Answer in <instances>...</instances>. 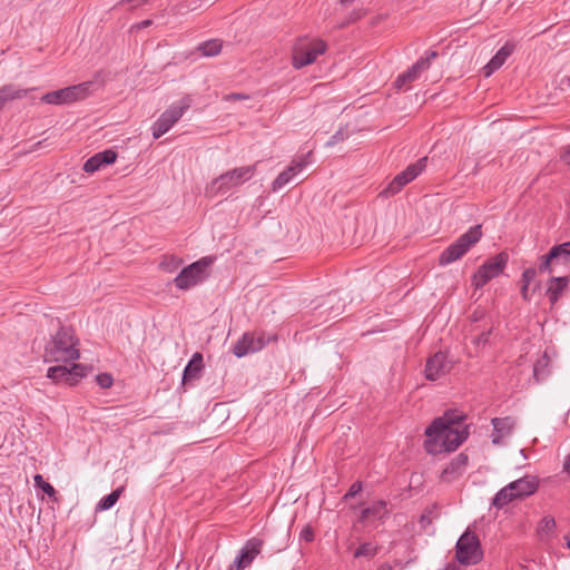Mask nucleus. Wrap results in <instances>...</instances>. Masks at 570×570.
<instances>
[{
  "label": "nucleus",
  "mask_w": 570,
  "mask_h": 570,
  "mask_svg": "<svg viewBox=\"0 0 570 570\" xmlns=\"http://www.w3.org/2000/svg\"><path fill=\"white\" fill-rule=\"evenodd\" d=\"M466 464H468V456L464 455V454H459L443 470L442 479L444 481H452L453 479H455V478H458L459 475L462 474V472L464 471Z\"/></svg>",
  "instance_id": "nucleus-24"
},
{
  "label": "nucleus",
  "mask_w": 570,
  "mask_h": 570,
  "mask_svg": "<svg viewBox=\"0 0 570 570\" xmlns=\"http://www.w3.org/2000/svg\"><path fill=\"white\" fill-rule=\"evenodd\" d=\"M94 82L86 81L59 90L47 92L41 101L49 105H69L87 98L92 91Z\"/></svg>",
  "instance_id": "nucleus-7"
},
{
  "label": "nucleus",
  "mask_w": 570,
  "mask_h": 570,
  "mask_svg": "<svg viewBox=\"0 0 570 570\" xmlns=\"http://www.w3.org/2000/svg\"><path fill=\"white\" fill-rule=\"evenodd\" d=\"M262 546L263 541L259 539L253 538L248 540L229 570H244L249 567L254 559L259 554Z\"/></svg>",
  "instance_id": "nucleus-15"
},
{
  "label": "nucleus",
  "mask_w": 570,
  "mask_h": 570,
  "mask_svg": "<svg viewBox=\"0 0 570 570\" xmlns=\"http://www.w3.org/2000/svg\"><path fill=\"white\" fill-rule=\"evenodd\" d=\"M489 335H490V331L489 332H483L481 334H479L475 338H474V344L480 347V346H484L488 342H489Z\"/></svg>",
  "instance_id": "nucleus-39"
},
{
  "label": "nucleus",
  "mask_w": 570,
  "mask_h": 570,
  "mask_svg": "<svg viewBox=\"0 0 570 570\" xmlns=\"http://www.w3.org/2000/svg\"><path fill=\"white\" fill-rule=\"evenodd\" d=\"M87 375L86 366L81 364H72L69 368L66 365H56L48 368L47 376L59 383L65 382L68 385H75L78 381Z\"/></svg>",
  "instance_id": "nucleus-12"
},
{
  "label": "nucleus",
  "mask_w": 570,
  "mask_h": 570,
  "mask_svg": "<svg viewBox=\"0 0 570 570\" xmlns=\"http://www.w3.org/2000/svg\"><path fill=\"white\" fill-rule=\"evenodd\" d=\"M410 183V179L404 175V173L397 174L394 179L389 184L386 189L384 190L385 195H395L401 190L403 186Z\"/></svg>",
  "instance_id": "nucleus-30"
},
{
  "label": "nucleus",
  "mask_w": 570,
  "mask_h": 570,
  "mask_svg": "<svg viewBox=\"0 0 570 570\" xmlns=\"http://www.w3.org/2000/svg\"><path fill=\"white\" fill-rule=\"evenodd\" d=\"M561 158L567 165H570V145L564 149Z\"/></svg>",
  "instance_id": "nucleus-43"
},
{
  "label": "nucleus",
  "mask_w": 570,
  "mask_h": 570,
  "mask_svg": "<svg viewBox=\"0 0 570 570\" xmlns=\"http://www.w3.org/2000/svg\"><path fill=\"white\" fill-rule=\"evenodd\" d=\"M306 166L305 160H294L291 166L283 170L273 181V190L276 191L289 184L295 176Z\"/></svg>",
  "instance_id": "nucleus-20"
},
{
  "label": "nucleus",
  "mask_w": 570,
  "mask_h": 570,
  "mask_svg": "<svg viewBox=\"0 0 570 570\" xmlns=\"http://www.w3.org/2000/svg\"><path fill=\"white\" fill-rule=\"evenodd\" d=\"M564 470L570 473V454L564 462Z\"/></svg>",
  "instance_id": "nucleus-46"
},
{
  "label": "nucleus",
  "mask_w": 570,
  "mask_h": 570,
  "mask_svg": "<svg viewBox=\"0 0 570 570\" xmlns=\"http://www.w3.org/2000/svg\"><path fill=\"white\" fill-rule=\"evenodd\" d=\"M456 559L462 564H475L482 559L480 541L474 533L466 531L456 542Z\"/></svg>",
  "instance_id": "nucleus-9"
},
{
  "label": "nucleus",
  "mask_w": 570,
  "mask_h": 570,
  "mask_svg": "<svg viewBox=\"0 0 570 570\" xmlns=\"http://www.w3.org/2000/svg\"><path fill=\"white\" fill-rule=\"evenodd\" d=\"M301 539L305 540L306 542H311L314 539V532L311 527H305L301 532Z\"/></svg>",
  "instance_id": "nucleus-40"
},
{
  "label": "nucleus",
  "mask_w": 570,
  "mask_h": 570,
  "mask_svg": "<svg viewBox=\"0 0 570 570\" xmlns=\"http://www.w3.org/2000/svg\"><path fill=\"white\" fill-rule=\"evenodd\" d=\"M254 171V166H243L228 170L207 184L205 187V195L209 198L226 195L232 188H235L250 179Z\"/></svg>",
  "instance_id": "nucleus-2"
},
{
  "label": "nucleus",
  "mask_w": 570,
  "mask_h": 570,
  "mask_svg": "<svg viewBox=\"0 0 570 570\" xmlns=\"http://www.w3.org/2000/svg\"><path fill=\"white\" fill-rule=\"evenodd\" d=\"M436 55L438 53L435 51H431L429 57L420 59L416 63H414L412 66V68L410 70L400 75L395 81L396 87L402 88L407 82H411V81L417 79L420 73L422 71H424L425 69H428V67L430 65V59L435 58Z\"/></svg>",
  "instance_id": "nucleus-16"
},
{
  "label": "nucleus",
  "mask_w": 570,
  "mask_h": 570,
  "mask_svg": "<svg viewBox=\"0 0 570 570\" xmlns=\"http://www.w3.org/2000/svg\"><path fill=\"white\" fill-rule=\"evenodd\" d=\"M46 357L52 362H68L79 357L73 334L68 328H61L46 346Z\"/></svg>",
  "instance_id": "nucleus-3"
},
{
  "label": "nucleus",
  "mask_w": 570,
  "mask_h": 570,
  "mask_svg": "<svg viewBox=\"0 0 570 570\" xmlns=\"http://www.w3.org/2000/svg\"><path fill=\"white\" fill-rule=\"evenodd\" d=\"M387 514L386 503L384 501H376L371 507L362 510L361 521L383 520Z\"/></svg>",
  "instance_id": "nucleus-25"
},
{
  "label": "nucleus",
  "mask_w": 570,
  "mask_h": 570,
  "mask_svg": "<svg viewBox=\"0 0 570 570\" xmlns=\"http://www.w3.org/2000/svg\"><path fill=\"white\" fill-rule=\"evenodd\" d=\"M222 41L219 38H212L207 41H204L197 47V51L203 57H214L217 56L222 50Z\"/></svg>",
  "instance_id": "nucleus-28"
},
{
  "label": "nucleus",
  "mask_w": 570,
  "mask_h": 570,
  "mask_svg": "<svg viewBox=\"0 0 570 570\" xmlns=\"http://www.w3.org/2000/svg\"><path fill=\"white\" fill-rule=\"evenodd\" d=\"M376 553H377L376 547L372 546L371 543H364L356 549V551L354 552V557L355 558H361V557L372 558Z\"/></svg>",
  "instance_id": "nucleus-33"
},
{
  "label": "nucleus",
  "mask_w": 570,
  "mask_h": 570,
  "mask_svg": "<svg viewBox=\"0 0 570 570\" xmlns=\"http://www.w3.org/2000/svg\"><path fill=\"white\" fill-rule=\"evenodd\" d=\"M428 157L419 159L416 163L409 165L404 170V175L412 181L415 179L426 167Z\"/></svg>",
  "instance_id": "nucleus-29"
},
{
  "label": "nucleus",
  "mask_w": 570,
  "mask_h": 570,
  "mask_svg": "<svg viewBox=\"0 0 570 570\" xmlns=\"http://www.w3.org/2000/svg\"><path fill=\"white\" fill-rule=\"evenodd\" d=\"M190 105V96H185L165 110L153 125L154 138L158 139L165 135L183 117L185 111L189 109Z\"/></svg>",
  "instance_id": "nucleus-8"
},
{
  "label": "nucleus",
  "mask_w": 570,
  "mask_h": 570,
  "mask_svg": "<svg viewBox=\"0 0 570 570\" xmlns=\"http://www.w3.org/2000/svg\"><path fill=\"white\" fill-rule=\"evenodd\" d=\"M96 381L102 389H108L112 385V377L107 373L97 375Z\"/></svg>",
  "instance_id": "nucleus-38"
},
{
  "label": "nucleus",
  "mask_w": 570,
  "mask_h": 570,
  "mask_svg": "<svg viewBox=\"0 0 570 570\" xmlns=\"http://www.w3.org/2000/svg\"><path fill=\"white\" fill-rule=\"evenodd\" d=\"M567 546L570 549V539L568 540Z\"/></svg>",
  "instance_id": "nucleus-48"
},
{
  "label": "nucleus",
  "mask_w": 570,
  "mask_h": 570,
  "mask_svg": "<svg viewBox=\"0 0 570 570\" xmlns=\"http://www.w3.org/2000/svg\"><path fill=\"white\" fill-rule=\"evenodd\" d=\"M326 49V43L320 39L309 40V38H299L293 47L292 61L294 68L301 69L312 65Z\"/></svg>",
  "instance_id": "nucleus-6"
},
{
  "label": "nucleus",
  "mask_w": 570,
  "mask_h": 570,
  "mask_svg": "<svg viewBox=\"0 0 570 570\" xmlns=\"http://www.w3.org/2000/svg\"><path fill=\"white\" fill-rule=\"evenodd\" d=\"M537 277V269L535 268H527L521 277V296L524 301L529 302L532 298V294L537 291L539 286H534L532 289H530L531 283Z\"/></svg>",
  "instance_id": "nucleus-26"
},
{
  "label": "nucleus",
  "mask_w": 570,
  "mask_h": 570,
  "mask_svg": "<svg viewBox=\"0 0 570 570\" xmlns=\"http://www.w3.org/2000/svg\"><path fill=\"white\" fill-rule=\"evenodd\" d=\"M452 367L453 361L449 358L448 354L438 352L426 361L425 377L430 381L439 380L450 373Z\"/></svg>",
  "instance_id": "nucleus-13"
},
{
  "label": "nucleus",
  "mask_w": 570,
  "mask_h": 570,
  "mask_svg": "<svg viewBox=\"0 0 570 570\" xmlns=\"http://www.w3.org/2000/svg\"><path fill=\"white\" fill-rule=\"evenodd\" d=\"M122 491H124V487H120V488L116 489L115 491H112L107 497L102 498L100 500V502L98 503L97 509L104 511V510H109L110 508H112L116 504V502L118 501Z\"/></svg>",
  "instance_id": "nucleus-31"
},
{
  "label": "nucleus",
  "mask_w": 570,
  "mask_h": 570,
  "mask_svg": "<svg viewBox=\"0 0 570 570\" xmlns=\"http://www.w3.org/2000/svg\"><path fill=\"white\" fill-rule=\"evenodd\" d=\"M494 432L492 434V442L501 444L503 440L511 435L515 421L512 417H497L492 420Z\"/></svg>",
  "instance_id": "nucleus-18"
},
{
  "label": "nucleus",
  "mask_w": 570,
  "mask_h": 570,
  "mask_svg": "<svg viewBox=\"0 0 570 570\" xmlns=\"http://www.w3.org/2000/svg\"><path fill=\"white\" fill-rule=\"evenodd\" d=\"M243 98H245V97L239 94H232V95L226 96L225 100L243 99Z\"/></svg>",
  "instance_id": "nucleus-44"
},
{
  "label": "nucleus",
  "mask_w": 570,
  "mask_h": 570,
  "mask_svg": "<svg viewBox=\"0 0 570 570\" xmlns=\"http://www.w3.org/2000/svg\"><path fill=\"white\" fill-rule=\"evenodd\" d=\"M514 49L515 45L513 42L508 41L488 62V65L484 66V76L490 77L494 71L500 69L508 59V57L514 51Z\"/></svg>",
  "instance_id": "nucleus-19"
},
{
  "label": "nucleus",
  "mask_w": 570,
  "mask_h": 570,
  "mask_svg": "<svg viewBox=\"0 0 570 570\" xmlns=\"http://www.w3.org/2000/svg\"><path fill=\"white\" fill-rule=\"evenodd\" d=\"M209 263L210 262L207 258H203L185 267L174 279L175 285L179 289H188L197 285L205 278Z\"/></svg>",
  "instance_id": "nucleus-11"
},
{
  "label": "nucleus",
  "mask_w": 570,
  "mask_h": 570,
  "mask_svg": "<svg viewBox=\"0 0 570 570\" xmlns=\"http://www.w3.org/2000/svg\"><path fill=\"white\" fill-rule=\"evenodd\" d=\"M31 89L20 88L13 83H7L0 87V109L8 102L24 98Z\"/></svg>",
  "instance_id": "nucleus-22"
},
{
  "label": "nucleus",
  "mask_w": 570,
  "mask_h": 570,
  "mask_svg": "<svg viewBox=\"0 0 570 570\" xmlns=\"http://www.w3.org/2000/svg\"><path fill=\"white\" fill-rule=\"evenodd\" d=\"M568 285L569 281L567 277H552L548 282L546 295L551 305H554L566 294Z\"/></svg>",
  "instance_id": "nucleus-21"
},
{
  "label": "nucleus",
  "mask_w": 570,
  "mask_h": 570,
  "mask_svg": "<svg viewBox=\"0 0 570 570\" xmlns=\"http://www.w3.org/2000/svg\"><path fill=\"white\" fill-rule=\"evenodd\" d=\"M570 258V242L553 246L547 255L540 259L539 272H552V266L567 263Z\"/></svg>",
  "instance_id": "nucleus-14"
},
{
  "label": "nucleus",
  "mask_w": 570,
  "mask_h": 570,
  "mask_svg": "<svg viewBox=\"0 0 570 570\" xmlns=\"http://www.w3.org/2000/svg\"><path fill=\"white\" fill-rule=\"evenodd\" d=\"M151 24V20H144L142 22L140 23H137L135 26L131 27V32H141V31H145V29L147 27H149Z\"/></svg>",
  "instance_id": "nucleus-42"
},
{
  "label": "nucleus",
  "mask_w": 570,
  "mask_h": 570,
  "mask_svg": "<svg viewBox=\"0 0 570 570\" xmlns=\"http://www.w3.org/2000/svg\"><path fill=\"white\" fill-rule=\"evenodd\" d=\"M508 262V256L504 253L487 261L472 277V283L476 288L484 286L489 281L500 275Z\"/></svg>",
  "instance_id": "nucleus-10"
},
{
  "label": "nucleus",
  "mask_w": 570,
  "mask_h": 570,
  "mask_svg": "<svg viewBox=\"0 0 570 570\" xmlns=\"http://www.w3.org/2000/svg\"><path fill=\"white\" fill-rule=\"evenodd\" d=\"M382 570H392L390 566H384Z\"/></svg>",
  "instance_id": "nucleus-47"
},
{
  "label": "nucleus",
  "mask_w": 570,
  "mask_h": 570,
  "mask_svg": "<svg viewBox=\"0 0 570 570\" xmlns=\"http://www.w3.org/2000/svg\"><path fill=\"white\" fill-rule=\"evenodd\" d=\"M117 159V154L111 150H105L101 153H98L90 157L83 165V170L86 173L92 174L99 169H101L106 165H110L115 163Z\"/></svg>",
  "instance_id": "nucleus-17"
},
{
  "label": "nucleus",
  "mask_w": 570,
  "mask_h": 570,
  "mask_svg": "<svg viewBox=\"0 0 570 570\" xmlns=\"http://www.w3.org/2000/svg\"><path fill=\"white\" fill-rule=\"evenodd\" d=\"M556 528V521L552 517H544L541 522H540V525H539V531L541 533H550L554 530Z\"/></svg>",
  "instance_id": "nucleus-36"
},
{
  "label": "nucleus",
  "mask_w": 570,
  "mask_h": 570,
  "mask_svg": "<svg viewBox=\"0 0 570 570\" xmlns=\"http://www.w3.org/2000/svg\"><path fill=\"white\" fill-rule=\"evenodd\" d=\"M538 489V481L534 476L520 478L502 488L493 498L492 504L498 509H502L510 502L523 499L533 494Z\"/></svg>",
  "instance_id": "nucleus-4"
},
{
  "label": "nucleus",
  "mask_w": 570,
  "mask_h": 570,
  "mask_svg": "<svg viewBox=\"0 0 570 570\" xmlns=\"http://www.w3.org/2000/svg\"><path fill=\"white\" fill-rule=\"evenodd\" d=\"M33 481H35V485L40 488L43 492H46L49 497H53L56 491L53 489V487L46 482L42 478V475L40 474H36L33 476Z\"/></svg>",
  "instance_id": "nucleus-34"
},
{
  "label": "nucleus",
  "mask_w": 570,
  "mask_h": 570,
  "mask_svg": "<svg viewBox=\"0 0 570 570\" xmlns=\"http://www.w3.org/2000/svg\"><path fill=\"white\" fill-rule=\"evenodd\" d=\"M338 2L343 6V7H348L351 6L354 0H338Z\"/></svg>",
  "instance_id": "nucleus-45"
},
{
  "label": "nucleus",
  "mask_w": 570,
  "mask_h": 570,
  "mask_svg": "<svg viewBox=\"0 0 570 570\" xmlns=\"http://www.w3.org/2000/svg\"><path fill=\"white\" fill-rule=\"evenodd\" d=\"M362 490V485L361 483L358 482H355L351 485L350 490L347 491V493L345 494V499H348L351 497H354L355 494H357L360 491Z\"/></svg>",
  "instance_id": "nucleus-41"
},
{
  "label": "nucleus",
  "mask_w": 570,
  "mask_h": 570,
  "mask_svg": "<svg viewBox=\"0 0 570 570\" xmlns=\"http://www.w3.org/2000/svg\"><path fill=\"white\" fill-rule=\"evenodd\" d=\"M180 265L179 259L175 257H165L160 263V268L168 273H174Z\"/></svg>",
  "instance_id": "nucleus-35"
},
{
  "label": "nucleus",
  "mask_w": 570,
  "mask_h": 570,
  "mask_svg": "<svg viewBox=\"0 0 570 570\" xmlns=\"http://www.w3.org/2000/svg\"><path fill=\"white\" fill-rule=\"evenodd\" d=\"M263 347L261 340H255L250 334H244L243 337L234 346V354L242 357L248 353L259 351Z\"/></svg>",
  "instance_id": "nucleus-23"
},
{
  "label": "nucleus",
  "mask_w": 570,
  "mask_h": 570,
  "mask_svg": "<svg viewBox=\"0 0 570 570\" xmlns=\"http://www.w3.org/2000/svg\"><path fill=\"white\" fill-rule=\"evenodd\" d=\"M148 0H120L116 7L129 6L130 9H136L145 6Z\"/></svg>",
  "instance_id": "nucleus-37"
},
{
  "label": "nucleus",
  "mask_w": 570,
  "mask_h": 570,
  "mask_svg": "<svg viewBox=\"0 0 570 570\" xmlns=\"http://www.w3.org/2000/svg\"><path fill=\"white\" fill-rule=\"evenodd\" d=\"M468 426L455 412H446L426 429L425 450L431 454L452 452L468 438Z\"/></svg>",
  "instance_id": "nucleus-1"
},
{
  "label": "nucleus",
  "mask_w": 570,
  "mask_h": 570,
  "mask_svg": "<svg viewBox=\"0 0 570 570\" xmlns=\"http://www.w3.org/2000/svg\"><path fill=\"white\" fill-rule=\"evenodd\" d=\"M482 237L481 225L471 227L461 235L456 242L446 247L439 257L440 265H449L456 262L469 252Z\"/></svg>",
  "instance_id": "nucleus-5"
},
{
  "label": "nucleus",
  "mask_w": 570,
  "mask_h": 570,
  "mask_svg": "<svg viewBox=\"0 0 570 570\" xmlns=\"http://www.w3.org/2000/svg\"><path fill=\"white\" fill-rule=\"evenodd\" d=\"M549 365V357L543 354L533 365V377L537 382L542 381L546 377V368Z\"/></svg>",
  "instance_id": "nucleus-32"
},
{
  "label": "nucleus",
  "mask_w": 570,
  "mask_h": 570,
  "mask_svg": "<svg viewBox=\"0 0 570 570\" xmlns=\"http://www.w3.org/2000/svg\"><path fill=\"white\" fill-rule=\"evenodd\" d=\"M203 368V356L199 353L194 354L189 363L184 370L183 382H187L194 380L198 376L200 370Z\"/></svg>",
  "instance_id": "nucleus-27"
}]
</instances>
